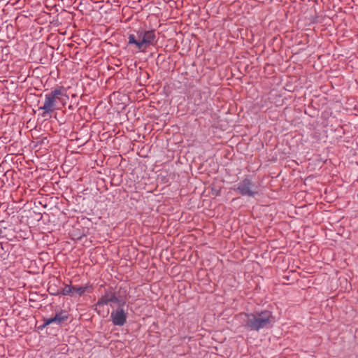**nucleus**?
Returning <instances> with one entry per match:
<instances>
[{"label": "nucleus", "mask_w": 358, "mask_h": 358, "mask_svg": "<svg viewBox=\"0 0 358 358\" xmlns=\"http://www.w3.org/2000/svg\"><path fill=\"white\" fill-rule=\"evenodd\" d=\"M259 185L253 182L249 177L240 181L233 189L242 196L255 197L259 194Z\"/></svg>", "instance_id": "nucleus-4"}, {"label": "nucleus", "mask_w": 358, "mask_h": 358, "mask_svg": "<svg viewBox=\"0 0 358 358\" xmlns=\"http://www.w3.org/2000/svg\"><path fill=\"white\" fill-rule=\"evenodd\" d=\"M137 37L138 40L134 34H129L128 45H135L141 52H144L147 47L154 45L157 43V36L153 30L139 31L137 32Z\"/></svg>", "instance_id": "nucleus-2"}, {"label": "nucleus", "mask_w": 358, "mask_h": 358, "mask_svg": "<svg viewBox=\"0 0 358 358\" xmlns=\"http://www.w3.org/2000/svg\"><path fill=\"white\" fill-rule=\"evenodd\" d=\"M109 303H116L119 305L122 304L120 300L116 296L113 292H106L101 297H100L96 303V306L107 305Z\"/></svg>", "instance_id": "nucleus-6"}, {"label": "nucleus", "mask_w": 358, "mask_h": 358, "mask_svg": "<svg viewBox=\"0 0 358 358\" xmlns=\"http://www.w3.org/2000/svg\"><path fill=\"white\" fill-rule=\"evenodd\" d=\"M60 294H62L64 296H73L72 286L65 285L64 287L60 291Z\"/></svg>", "instance_id": "nucleus-9"}, {"label": "nucleus", "mask_w": 358, "mask_h": 358, "mask_svg": "<svg viewBox=\"0 0 358 358\" xmlns=\"http://www.w3.org/2000/svg\"><path fill=\"white\" fill-rule=\"evenodd\" d=\"M124 302H122V304L119 305V307L111 312L110 320L115 326L122 327L124 325L127 319V313L124 310L122 306Z\"/></svg>", "instance_id": "nucleus-5"}, {"label": "nucleus", "mask_w": 358, "mask_h": 358, "mask_svg": "<svg viewBox=\"0 0 358 358\" xmlns=\"http://www.w3.org/2000/svg\"><path fill=\"white\" fill-rule=\"evenodd\" d=\"M48 289H49L50 294H52V295L60 294V291L59 289H56L55 287H52V286H50Z\"/></svg>", "instance_id": "nucleus-10"}, {"label": "nucleus", "mask_w": 358, "mask_h": 358, "mask_svg": "<svg viewBox=\"0 0 358 358\" xmlns=\"http://www.w3.org/2000/svg\"><path fill=\"white\" fill-rule=\"evenodd\" d=\"M64 96H66V94L63 87L54 88L50 92L46 93L45 94L44 103L42 106L39 107V110L43 111L42 116L45 117L55 110L59 109L57 104Z\"/></svg>", "instance_id": "nucleus-3"}, {"label": "nucleus", "mask_w": 358, "mask_h": 358, "mask_svg": "<svg viewBox=\"0 0 358 358\" xmlns=\"http://www.w3.org/2000/svg\"><path fill=\"white\" fill-rule=\"evenodd\" d=\"M243 327L249 331H259L270 329L275 324V317L269 310L255 311L251 313H241Z\"/></svg>", "instance_id": "nucleus-1"}, {"label": "nucleus", "mask_w": 358, "mask_h": 358, "mask_svg": "<svg viewBox=\"0 0 358 358\" xmlns=\"http://www.w3.org/2000/svg\"><path fill=\"white\" fill-rule=\"evenodd\" d=\"M68 319V314L64 310H61L59 313H57L55 315L52 317L44 319V322L43 324V327L50 325L51 324H56L59 325L63 322L66 321Z\"/></svg>", "instance_id": "nucleus-7"}, {"label": "nucleus", "mask_w": 358, "mask_h": 358, "mask_svg": "<svg viewBox=\"0 0 358 358\" xmlns=\"http://www.w3.org/2000/svg\"><path fill=\"white\" fill-rule=\"evenodd\" d=\"M73 289V296L78 295L79 296L83 295L85 292H90L92 290V287L89 285H85L84 286H72Z\"/></svg>", "instance_id": "nucleus-8"}]
</instances>
